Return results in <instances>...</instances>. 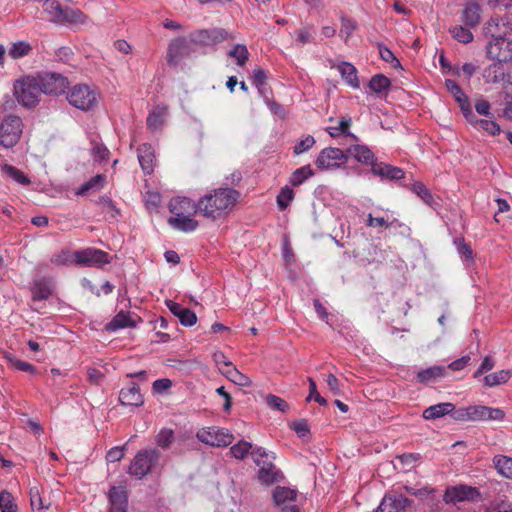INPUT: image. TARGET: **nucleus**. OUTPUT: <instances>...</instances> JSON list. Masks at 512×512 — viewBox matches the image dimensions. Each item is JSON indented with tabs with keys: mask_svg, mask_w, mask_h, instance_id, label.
<instances>
[{
	"mask_svg": "<svg viewBox=\"0 0 512 512\" xmlns=\"http://www.w3.org/2000/svg\"><path fill=\"white\" fill-rule=\"evenodd\" d=\"M508 30L506 23L498 17H493L487 22L485 34L491 39L486 45V55L490 60L512 61V41L504 37Z\"/></svg>",
	"mask_w": 512,
	"mask_h": 512,
	"instance_id": "nucleus-1",
	"label": "nucleus"
},
{
	"mask_svg": "<svg viewBox=\"0 0 512 512\" xmlns=\"http://www.w3.org/2000/svg\"><path fill=\"white\" fill-rule=\"evenodd\" d=\"M239 192L232 188L215 189L199 199L198 211L204 217L216 220L227 215L236 205Z\"/></svg>",
	"mask_w": 512,
	"mask_h": 512,
	"instance_id": "nucleus-2",
	"label": "nucleus"
},
{
	"mask_svg": "<svg viewBox=\"0 0 512 512\" xmlns=\"http://www.w3.org/2000/svg\"><path fill=\"white\" fill-rule=\"evenodd\" d=\"M41 94V83L36 77L26 76L14 83V95L17 101L27 108L35 107Z\"/></svg>",
	"mask_w": 512,
	"mask_h": 512,
	"instance_id": "nucleus-3",
	"label": "nucleus"
},
{
	"mask_svg": "<svg viewBox=\"0 0 512 512\" xmlns=\"http://www.w3.org/2000/svg\"><path fill=\"white\" fill-rule=\"evenodd\" d=\"M70 105L81 111H92L99 103L98 92L86 84L73 86L67 93Z\"/></svg>",
	"mask_w": 512,
	"mask_h": 512,
	"instance_id": "nucleus-4",
	"label": "nucleus"
},
{
	"mask_svg": "<svg viewBox=\"0 0 512 512\" xmlns=\"http://www.w3.org/2000/svg\"><path fill=\"white\" fill-rule=\"evenodd\" d=\"M161 453L158 449H144L139 451L129 466V473L138 479L144 478L159 462Z\"/></svg>",
	"mask_w": 512,
	"mask_h": 512,
	"instance_id": "nucleus-5",
	"label": "nucleus"
},
{
	"mask_svg": "<svg viewBox=\"0 0 512 512\" xmlns=\"http://www.w3.org/2000/svg\"><path fill=\"white\" fill-rule=\"evenodd\" d=\"M23 132V123L16 115H6L0 120V145L10 148L16 145Z\"/></svg>",
	"mask_w": 512,
	"mask_h": 512,
	"instance_id": "nucleus-6",
	"label": "nucleus"
},
{
	"mask_svg": "<svg viewBox=\"0 0 512 512\" xmlns=\"http://www.w3.org/2000/svg\"><path fill=\"white\" fill-rule=\"evenodd\" d=\"M191 41L197 46H215L225 41L234 40L232 32L220 27L196 30L190 34Z\"/></svg>",
	"mask_w": 512,
	"mask_h": 512,
	"instance_id": "nucleus-7",
	"label": "nucleus"
},
{
	"mask_svg": "<svg viewBox=\"0 0 512 512\" xmlns=\"http://www.w3.org/2000/svg\"><path fill=\"white\" fill-rule=\"evenodd\" d=\"M196 437L200 442L217 448L227 447L234 441V436L228 429L216 426L198 430Z\"/></svg>",
	"mask_w": 512,
	"mask_h": 512,
	"instance_id": "nucleus-8",
	"label": "nucleus"
},
{
	"mask_svg": "<svg viewBox=\"0 0 512 512\" xmlns=\"http://www.w3.org/2000/svg\"><path fill=\"white\" fill-rule=\"evenodd\" d=\"M347 160V152L339 148L328 147L319 153L315 165L320 170H331L344 165Z\"/></svg>",
	"mask_w": 512,
	"mask_h": 512,
	"instance_id": "nucleus-9",
	"label": "nucleus"
},
{
	"mask_svg": "<svg viewBox=\"0 0 512 512\" xmlns=\"http://www.w3.org/2000/svg\"><path fill=\"white\" fill-rule=\"evenodd\" d=\"M193 45L190 37L189 39L179 37L172 40L167 50L168 64L170 66H177L182 59L190 56L194 52Z\"/></svg>",
	"mask_w": 512,
	"mask_h": 512,
	"instance_id": "nucleus-10",
	"label": "nucleus"
},
{
	"mask_svg": "<svg viewBox=\"0 0 512 512\" xmlns=\"http://www.w3.org/2000/svg\"><path fill=\"white\" fill-rule=\"evenodd\" d=\"M76 265L84 267H102L103 265L109 264L111 257L108 253L96 249V248H85L82 250L75 251Z\"/></svg>",
	"mask_w": 512,
	"mask_h": 512,
	"instance_id": "nucleus-11",
	"label": "nucleus"
},
{
	"mask_svg": "<svg viewBox=\"0 0 512 512\" xmlns=\"http://www.w3.org/2000/svg\"><path fill=\"white\" fill-rule=\"evenodd\" d=\"M480 498V492L476 487L460 484L447 487L443 496L446 503H457L464 501H477Z\"/></svg>",
	"mask_w": 512,
	"mask_h": 512,
	"instance_id": "nucleus-12",
	"label": "nucleus"
},
{
	"mask_svg": "<svg viewBox=\"0 0 512 512\" xmlns=\"http://www.w3.org/2000/svg\"><path fill=\"white\" fill-rule=\"evenodd\" d=\"M503 63L494 61L484 69L483 77L487 83H501L504 89L512 91V69L505 71Z\"/></svg>",
	"mask_w": 512,
	"mask_h": 512,
	"instance_id": "nucleus-13",
	"label": "nucleus"
},
{
	"mask_svg": "<svg viewBox=\"0 0 512 512\" xmlns=\"http://www.w3.org/2000/svg\"><path fill=\"white\" fill-rule=\"evenodd\" d=\"M37 79L41 83V92L48 95L61 94L68 85L67 79L59 73H45Z\"/></svg>",
	"mask_w": 512,
	"mask_h": 512,
	"instance_id": "nucleus-14",
	"label": "nucleus"
},
{
	"mask_svg": "<svg viewBox=\"0 0 512 512\" xmlns=\"http://www.w3.org/2000/svg\"><path fill=\"white\" fill-rule=\"evenodd\" d=\"M470 421H502L505 412L500 408H492L484 405L469 406Z\"/></svg>",
	"mask_w": 512,
	"mask_h": 512,
	"instance_id": "nucleus-15",
	"label": "nucleus"
},
{
	"mask_svg": "<svg viewBox=\"0 0 512 512\" xmlns=\"http://www.w3.org/2000/svg\"><path fill=\"white\" fill-rule=\"evenodd\" d=\"M410 505V500L402 494H388L382 499L376 512H399Z\"/></svg>",
	"mask_w": 512,
	"mask_h": 512,
	"instance_id": "nucleus-16",
	"label": "nucleus"
},
{
	"mask_svg": "<svg viewBox=\"0 0 512 512\" xmlns=\"http://www.w3.org/2000/svg\"><path fill=\"white\" fill-rule=\"evenodd\" d=\"M169 210L174 216L181 215H194L198 211V203L195 204L191 199L187 197H175L169 202Z\"/></svg>",
	"mask_w": 512,
	"mask_h": 512,
	"instance_id": "nucleus-17",
	"label": "nucleus"
},
{
	"mask_svg": "<svg viewBox=\"0 0 512 512\" xmlns=\"http://www.w3.org/2000/svg\"><path fill=\"white\" fill-rule=\"evenodd\" d=\"M445 87L453 95L456 102L459 103L460 109L465 116L472 117V109L468 97L460 88V86L451 79L445 81Z\"/></svg>",
	"mask_w": 512,
	"mask_h": 512,
	"instance_id": "nucleus-18",
	"label": "nucleus"
},
{
	"mask_svg": "<svg viewBox=\"0 0 512 512\" xmlns=\"http://www.w3.org/2000/svg\"><path fill=\"white\" fill-rule=\"evenodd\" d=\"M371 172L382 180H400L404 177L401 168L383 162L372 163Z\"/></svg>",
	"mask_w": 512,
	"mask_h": 512,
	"instance_id": "nucleus-19",
	"label": "nucleus"
},
{
	"mask_svg": "<svg viewBox=\"0 0 512 512\" xmlns=\"http://www.w3.org/2000/svg\"><path fill=\"white\" fill-rule=\"evenodd\" d=\"M258 467V479L262 484L266 486H270L283 479V474L279 469L276 468L271 460L263 462L261 466Z\"/></svg>",
	"mask_w": 512,
	"mask_h": 512,
	"instance_id": "nucleus-20",
	"label": "nucleus"
},
{
	"mask_svg": "<svg viewBox=\"0 0 512 512\" xmlns=\"http://www.w3.org/2000/svg\"><path fill=\"white\" fill-rule=\"evenodd\" d=\"M481 6L475 2L466 3L461 13V21L469 28L477 27L481 22Z\"/></svg>",
	"mask_w": 512,
	"mask_h": 512,
	"instance_id": "nucleus-21",
	"label": "nucleus"
},
{
	"mask_svg": "<svg viewBox=\"0 0 512 512\" xmlns=\"http://www.w3.org/2000/svg\"><path fill=\"white\" fill-rule=\"evenodd\" d=\"M119 401L125 406H140L143 404V396L140 393L138 385L131 384L121 389Z\"/></svg>",
	"mask_w": 512,
	"mask_h": 512,
	"instance_id": "nucleus-22",
	"label": "nucleus"
},
{
	"mask_svg": "<svg viewBox=\"0 0 512 512\" xmlns=\"http://www.w3.org/2000/svg\"><path fill=\"white\" fill-rule=\"evenodd\" d=\"M346 152L348 157H353L359 163L372 166V163L376 161L374 153L365 145H351Z\"/></svg>",
	"mask_w": 512,
	"mask_h": 512,
	"instance_id": "nucleus-23",
	"label": "nucleus"
},
{
	"mask_svg": "<svg viewBox=\"0 0 512 512\" xmlns=\"http://www.w3.org/2000/svg\"><path fill=\"white\" fill-rule=\"evenodd\" d=\"M138 160L143 171L150 174L154 169L155 153L150 144L144 143L138 148Z\"/></svg>",
	"mask_w": 512,
	"mask_h": 512,
	"instance_id": "nucleus-24",
	"label": "nucleus"
},
{
	"mask_svg": "<svg viewBox=\"0 0 512 512\" xmlns=\"http://www.w3.org/2000/svg\"><path fill=\"white\" fill-rule=\"evenodd\" d=\"M109 501L111 504L109 512H126L127 496L123 488L112 487L109 491Z\"/></svg>",
	"mask_w": 512,
	"mask_h": 512,
	"instance_id": "nucleus-25",
	"label": "nucleus"
},
{
	"mask_svg": "<svg viewBox=\"0 0 512 512\" xmlns=\"http://www.w3.org/2000/svg\"><path fill=\"white\" fill-rule=\"evenodd\" d=\"M465 119L476 129L482 130L491 136L498 135L501 132L499 124H497L495 121L490 119H478L473 112L471 118L465 116Z\"/></svg>",
	"mask_w": 512,
	"mask_h": 512,
	"instance_id": "nucleus-26",
	"label": "nucleus"
},
{
	"mask_svg": "<svg viewBox=\"0 0 512 512\" xmlns=\"http://www.w3.org/2000/svg\"><path fill=\"white\" fill-rule=\"evenodd\" d=\"M136 325V321L132 318L129 312L120 311L117 313L114 318L106 324V330L115 332L117 330L134 327Z\"/></svg>",
	"mask_w": 512,
	"mask_h": 512,
	"instance_id": "nucleus-27",
	"label": "nucleus"
},
{
	"mask_svg": "<svg viewBox=\"0 0 512 512\" xmlns=\"http://www.w3.org/2000/svg\"><path fill=\"white\" fill-rule=\"evenodd\" d=\"M454 410V404L450 402L438 403L431 405L423 411V418L425 420H435L441 418L447 414H450Z\"/></svg>",
	"mask_w": 512,
	"mask_h": 512,
	"instance_id": "nucleus-28",
	"label": "nucleus"
},
{
	"mask_svg": "<svg viewBox=\"0 0 512 512\" xmlns=\"http://www.w3.org/2000/svg\"><path fill=\"white\" fill-rule=\"evenodd\" d=\"M193 215H181V216H173L168 219V223L174 229L183 231V232H192L196 230L198 227V222L192 218Z\"/></svg>",
	"mask_w": 512,
	"mask_h": 512,
	"instance_id": "nucleus-29",
	"label": "nucleus"
},
{
	"mask_svg": "<svg viewBox=\"0 0 512 512\" xmlns=\"http://www.w3.org/2000/svg\"><path fill=\"white\" fill-rule=\"evenodd\" d=\"M43 9L49 16V20L51 22L61 25L65 14V8H63L58 1L45 0Z\"/></svg>",
	"mask_w": 512,
	"mask_h": 512,
	"instance_id": "nucleus-30",
	"label": "nucleus"
},
{
	"mask_svg": "<svg viewBox=\"0 0 512 512\" xmlns=\"http://www.w3.org/2000/svg\"><path fill=\"white\" fill-rule=\"evenodd\" d=\"M297 493L295 490L277 486L273 491V500L276 505H284L288 507L289 504L296 500Z\"/></svg>",
	"mask_w": 512,
	"mask_h": 512,
	"instance_id": "nucleus-31",
	"label": "nucleus"
},
{
	"mask_svg": "<svg viewBox=\"0 0 512 512\" xmlns=\"http://www.w3.org/2000/svg\"><path fill=\"white\" fill-rule=\"evenodd\" d=\"M89 22V18L81 10L75 8H65V14L61 25H85Z\"/></svg>",
	"mask_w": 512,
	"mask_h": 512,
	"instance_id": "nucleus-32",
	"label": "nucleus"
},
{
	"mask_svg": "<svg viewBox=\"0 0 512 512\" xmlns=\"http://www.w3.org/2000/svg\"><path fill=\"white\" fill-rule=\"evenodd\" d=\"M167 108L163 105L156 106L147 117V126L151 131L160 129L164 123Z\"/></svg>",
	"mask_w": 512,
	"mask_h": 512,
	"instance_id": "nucleus-33",
	"label": "nucleus"
},
{
	"mask_svg": "<svg viewBox=\"0 0 512 512\" xmlns=\"http://www.w3.org/2000/svg\"><path fill=\"white\" fill-rule=\"evenodd\" d=\"M106 182V176L102 174H98L94 177H92L89 181L85 182L83 185H81L77 191L76 195L83 196L86 195L89 192H96L101 190Z\"/></svg>",
	"mask_w": 512,
	"mask_h": 512,
	"instance_id": "nucleus-34",
	"label": "nucleus"
},
{
	"mask_svg": "<svg viewBox=\"0 0 512 512\" xmlns=\"http://www.w3.org/2000/svg\"><path fill=\"white\" fill-rule=\"evenodd\" d=\"M445 374V368L443 366H432L427 369L420 370L417 373L416 379L420 383H429L440 379Z\"/></svg>",
	"mask_w": 512,
	"mask_h": 512,
	"instance_id": "nucleus-35",
	"label": "nucleus"
},
{
	"mask_svg": "<svg viewBox=\"0 0 512 512\" xmlns=\"http://www.w3.org/2000/svg\"><path fill=\"white\" fill-rule=\"evenodd\" d=\"M338 71L349 86L353 88L359 87L357 70L352 64L343 62L338 66Z\"/></svg>",
	"mask_w": 512,
	"mask_h": 512,
	"instance_id": "nucleus-36",
	"label": "nucleus"
},
{
	"mask_svg": "<svg viewBox=\"0 0 512 512\" xmlns=\"http://www.w3.org/2000/svg\"><path fill=\"white\" fill-rule=\"evenodd\" d=\"M493 464L497 472L505 478L512 479V458L498 455L493 458Z\"/></svg>",
	"mask_w": 512,
	"mask_h": 512,
	"instance_id": "nucleus-37",
	"label": "nucleus"
},
{
	"mask_svg": "<svg viewBox=\"0 0 512 512\" xmlns=\"http://www.w3.org/2000/svg\"><path fill=\"white\" fill-rule=\"evenodd\" d=\"M512 376L511 370H499L497 372L488 374L484 377V384L488 387H494L505 384Z\"/></svg>",
	"mask_w": 512,
	"mask_h": 512,
	"instance_id": "nucleus-38",
	"label": "nucleus"
},
{
	"mask_svg": "<svg viewBox=\"0 0 512 512\" xmlns=\"http://www.w3.org/2000/svg\"><path fill=\"white\" fill-rule=\"evenodd\" d=\"M220 372L236 385L245 387L251 384L250 379L246 375L242 374L235 366H232L229 369L220 368Z\"/></svg>",
	"mask_w": 512,
	"mask_h": 512,
	"instance_id": "nucleus-39",
	"label": "nucleus"
},
{
	"mask_svg": "<svg viewBox=\"0 0 512 512\" xmlns=\"http://www.w3.org/2000/svg\"><path fill=\"white\" fill-rule=\"evenodd\" d=\"M314 172L310 165H304L298 169H296L289 178V183L292 186H299L303 184L307 179L312 177Z\"/></svg>",
	"mask_w": 512,
	"mask_h": 512,
	"instance_id": "nucleus-40",
	"label": "nucleus"
},
{
	"mask_svg": "<svg viewBox=\"0 0 512 512\" xmlns=\"http://www.w3.org/2000/svg\"><path fill=\"white\" fill-rule=\"evenodd\" d=\"M1 171L4 175L21 185H28L30 183L29 178L21 170L10 164L2 165Z\"/></svg>",
	"mask_w": 512,
	"mask_h": 512,
	"instance_id": "nucleus-41",
	"label": "nucleus"
},
{
	"mask_svg": "<svg viewBox=\"0 0 512 512\" xmlns=\"http://www.w3.org/2000/svg\"><path fill=\"white\" fill-rule=\"evenodd\" d=\"M175 440L174 431L170 428H162L155 436V443L162 449H168Z\"/></svg>",
	"mask_w": 512,
	"mask_h": 512,
	"instance_id": "nucleus-42",
	"label": "nucleus"
},
{
	"mask_svg": "<svg viewBox=\"0 0 512 512\" xmlns=\"http://www.w3.org/2000/svg\"><path fill=\"white\" fill-rule=\"evenodd\" d=\"M51 263L57 266L76 264L75 251L62 250L52 255Z\"/></svg>",
	"mask_w": 512,
	"mask_h": 512,
	"instance_id": "nucleus-43",
	"label": "nucleus"
},
{
	"mask_svg": "<svg viewBox=\"0 0 512 512\" xmlns=\"http://www.w3.org/2000/svg\"><path fill=\"white\" fill-rule=\"evenodd\" d=\"M351 125L350 118H342L336 126L327 127L326 131L329 133L331 137H339L341 135L351 136L356 138L353 134L348 133V128Z\"/></svg>",
	"mask_w": 512,
	"mask_h": 512,
	"instance_id": "nucleus-44",
	"label": "nucleus"
},
{
	"mask_svg": "<svg viewBox=\"0 0 512 512\" xmlns=\"http://www.w3.org/2000/svg\"><path fill=\"white\" fill-rule=\"evenodd\" d=\"M366 225L368 227H391V226H398L403 227L405 230L409 231V228L404 226L403 224L399 223L397 219H393L389 221L388 219H385L384 217H373L372 214H369L367 217Z\"/></svg>",
	"mask_w": 512,
	"mask_h": 512,
	"instance_id": "nucleus-45",
	"label": "nucleus"
},
{
	"mask_svg": "<svg viewBox=\"0 0 512 512\" xmlns=\"http://www.w3.org/2000/svg\"><path fill=\"white\" fill-rule=\"evenodd\" d=\"M411 190L428 206L433 207L435 204L434 198L430 190L421 182L412 184Z\"/></svg>",
	"mask_w": 512,
	"mask_h": 512,
	"instance_id": "nucleus-46",
	"label": "nucleus"
},
{
	"mask_svg": "<svg viewBox=\"0 0 512 512\" xmlns=\"http://www.w3.org/2000/svg\"><path fill=\"white\" fill-rule=\"evenodd\" d=\"M450 33L454 39L463 44H468L473 41V34L469 30V27H463L456 25L450 29Z\"/></svg>",
	"mask_w": 512,
	"mask_h": 512,
	"instance_id": "nucleus-47",
	"label": "nucleus"
},
{
	"mask_svg": "<svg viewBox=\"0 0 512 512\" xmlns=\"http://www.w3.org/2000/svg\"><path fill=\"white\" fill-rule=\"evenodd\" d=\"M251 449L252 443L245 440H241L231 446L230 453L234 458L238 460H243L248 454L251 453Z\"/></svg>",
	"mask_w": 512,
	"mask_h": 512,
	"instance_id": "nucleus-48",
	"label": "nucleus"
},
{
	"mask_svg": "<svg viewBox=\"0 0 512 512\" xmlns=\"http://www.w3.org/2000/svg\"><path fill=\"white\" fill-rule=\"evenodd\" d=\"M390 84H391V82L386 76H384L382 74H377V75L373 76L371 78V80L369 81V88L374 93L379 94V93L387 90L389 88Z\"/></svg>",
	"mask_w": 512,
	"mask_h": 512,
	"instance_id": "nucleus-49",
	"label": "nucleus"
},
{
	"mask_svg": "<svg viewBox=\"0 0 512 512\" xmlns=\"http://www.w3.org/2000/svg\"><path fill=\"white\" fill-rule=\"evenodd\" d=\"M250 454L252 456L254 463L257 466H261V464L263 462H267L269 460L272 461L275 458L272 453L267 451L265 448L259 447V446H255V447L252 446Z\"/></svg>",
	"mask_w": 512,
	"mask_h": 512,
	"instance_id": "nucleus-50",
	"label": "nucleus"
},
{
	"mask_svg": "<svg viewBox=\"0 0 512 512\" xmlns=\"http://www.w3.org/2000/svg\"><path fill=\"white\" fill-rule=\"evenodd\" d=\"M294 196L295 194L292 188L289 186L283 187L277 196V204L279 209L281 211L285 210L294 199Z\"/></svg>",
	"mask_w": 512,
	"mask_h": 512,
	"instance_id": "nucleus-51",
	"label": "nucleus"
},
{
	"mask_svg": "<svg viewBox=\"0 0 512 512\" xmlns=\"http://www.w3.org/2000/svg\"><path fill=\"white\" fill-rule=\"evenodd\" d=\"M0 510L2 512H17V504L11 493L4 490L0 493Z\"/></svg>",
	"mask_w": 512,
	"mask_h": 512,
	"instance_id": "nucleus-52",
	"label": "nucleus"
},
{
	"mask_svg": "<svg viewBox=\"0 0 512 512\" xmlns=\"http://www.w3.org/2000/svg\"><path fill=\"white\" fill-rule=\"evenodd\" d=\"M228 55L234 59L239 66H243L249 57L248 49L243 44H237L228 52Z\"/></svg>",
	"mask_w": 512,
	"mask_h": 512,
	"instance_id": "nucleus-53",
	"label": "nucleus"
},
{
	"mask_svg": "<svg viewBox=\"0 0 512 512\" xmlns=\"http://www.w3.org/2000/svg\"><path fill=\"white\" fill-rule=\"evenodd\" d=\"M52 293L50 285L44 281H37L34 284L32 294L34 300L47 299Z\"/></svg>",
	"mask_w": 512,
	"mask_h": 512,
	"instance_id": "nucleus-54",
	"label": "nucleus"
},
{
	"mask_svg": "<svg viewBox=\"0 0 512 512\" xmlns=\"http://www.w3.org/2000/svg\"><path fill=\"white\" fill-rule=\"evenodd\" d=\"M265 400L268 407L271 408L272 410H277L285 413L289 409L287 402L276 395L268 394Z\"/></svg>",
	"mask_w": 512,
	"mask_h": 512,
	"instance_id": "nucleus-55",
	"label": "nucleus"
},
{
	"mask_svg": "<svg viewBox=\"0 0 512 512\" xmlns=\"http://www.w3.org/2000/svg\"><path fill=\"white\" fill-rule=\"evenodd\" d=\"M30 50H31V47L28 43H26L24 41H19V42L14 43L10 47L9 55L13 59H18V58H21V57L27 55Z\"/></svg>",
	"mask_w": 512,
	"mask_h": 512,
	"instance_id": "nucleus-56",
	"label": "nucleus"
},
{
	"mask_svg": "<svg viewBox=\"0 0 512 512\" xmlns=\"http://www.w3.org/2000/svg\"><path fill=\"white\" fill-rule=\"evenodd\" d=\"M356 28L357 24L354 20L345 16L341 17L340 36L344 37L345 42H347L348 38L352 35Z\"/></svg>",
	"mask_w": 512,
	"mask_h": 512,
	"instance_id": "nucleus-57",
	"label": "nucleus"
},
{
	"mask_svg": "<svg viewBox=\"0 0 512 512\" xmlns=\"http://www.w3.org/2000/svg\"><path fill=\"white\" fill-rule=\"evenodd\" d=\"M454 244L456 245L458 253L464 258L466 261L473 260V251L469 244L465 242L463 238H456L454 240Z\"/></svg>",
	"mask_w": 512,
	"mask_h": 512,
	"instance_id": "nucleus-58",
	"label": "nucleus"
},
{
	"mask_svg": "<svg viewBox=\"0 0 512 512\" xmlns=\"http://www.w3.org/2000/svg\"><path fill=\"white\" fill-rule=\"evenodd\" d=\"M315 144V139L311 135H307L305 138L299 140L294 146V153L296 155L303 154L311 149Z\"/></svg>",
	"mask_w": 512,
	"mask_h": 512,
	"instance_id": "nucleus-59",
	"label": "nucleus"
},
{
	"mask_svg": "<svg viewBox=\"0 0 512 512\" xmlns=\"http://www.w3.org/2000/svg\"><path fill=\"white\" fill-rule=\"evenodd\" d=\"M7 359L9 361V363L17 370L28 372L31 374H34L36 372L35 366H33L32 364H30L28 362L19 360L11 355L7 356Z\"/></svg>",
	"mask_w": 512,
	"mask_h": 512,
	"instance_id": "nucleus-60",
	"label": "nucleus"
},
{
	"mask_svg": "<svg viewBox=\"0 0 512 512\" xmlns=\"http://www.w3.org/2000/svg\"><path fill=\"white\" fill-rule=\"evenodd\" d=\"M266 79L267 75L263 69L257 68L253 71L252 82L261 94L264 93Z\"/></svg>",
	"mask_w": 512,
	"mask_h": 512,
	"instance_id": "nucleus-61",
	"label": "nucleus"
},
{
	"mask_svg": "<svg viewBox=\"0 0 512 512\" xmlns=\"http://www.w3.org/2000/svg\"><path fill=\"white\" fill-rule=\"evenodd\" d=\"M178 319L182 325L188 326V327L193 326L197 322L196 314L188 308L183 309V311H182L181 315H179Z\"/></svg>",
	"mask_w": 512,
	"mask_h": 512,
	"instance_id": "nucleus-62",
	"label": "nucleus"
},
{
	"mask_svg": "<svg viewBox=\"0 0 512 512\" xmlns=\"http://www.w3.org/2000/svg\"><path fill=\"white\" fill-rule=\"evenodd\" d=\"M379 54H380V57L382 60H384L387 63L392 64L393 67L400 65L398 59L395 57V55L389 48H387L385 46H380Z\"/></svg>",
	"mask_w": 512,
	"mask_h": 512,
	"instance_id": "nucleus-63",
	"label": "nucleus"
},
{
	"mask_svg": "<svg viewBox=\"0 0 512 512\" xmlns=\"http://www.w3.org/2000/svg\"><path fill=\"white\" fill-rule=\"evenodd\" d=\"M484 512H512V504L507 501L495 502L486 507Z\"/></svg>",
	"mask_w": 512,
	"mask_h": 512,
	"instance_id": "nucleus-64",
	"label": "nucleus"
}]
</instances>
